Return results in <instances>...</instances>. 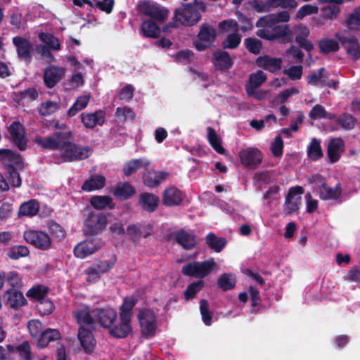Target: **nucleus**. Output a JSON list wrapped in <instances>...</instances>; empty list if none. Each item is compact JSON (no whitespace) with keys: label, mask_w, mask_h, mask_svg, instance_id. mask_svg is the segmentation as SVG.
<instances>
[{"label":"nucleus","mask_w":360,"mask_h":360,"mask_svg":"<svg viewBox=\"0 0 360 360\" xmlns=\"http://www.w3.org/2000/svg\"><path fill=\"white\" fill-rule=\"evenodd\" d=\"M53 128L56 131L50 136H36L35 143L46 150H59L63 162L82 160L90 156L92 149L89 146H82L72 141V131L66 124L56 121Z\"/></svg>","instance_id":"obj_1"},{"label":"nucleus","mask_w":360,"mask_h":360,"mask_svg":"<svg viewBox=\"0 0 360 360\" xmlns=\"http://www.w3.org/2000/svg\"><path fill=\"white\" fill-rule=\"evenodd\" d=\"M206 5L202 1L193 0L190 4H182L174 11V20L185 26H192L201 19V13L205 12Z\"/></svg>","instance_id":"obj_2"},{"label":"nucleus","mask_w":360,"mask_h":360,"mask_svg":"<svg viewBox=\"0 0 360 360\" xmlns=\"http://www.w3.org/2000/svg\"><path fill=\"white\" fill-rule=\"evenodd\" d=\"M309 183L316 186L322 200H337L341 196L342 191L340 184H338L335 188L330 187L327 185L326 179L319 174L311 176Z\"/></svg>","instance_id":"obj_3"},{"label":"nucleus","mask_w":360,"mask_h":360,"mask_svg":"<svg viewBox=\"0 0 360 360\" xmlns=\"http://www.w3.org/2000/svg\"><path fill=\"white\" fill-rule=\"evenodd\" d=\"M214 266V258H210L204 262H189L183 266L181 272L184 276L202 280L211 273Z\"/></svg>","instance_id":"obj_4"},{"label":"nucleus","mask_w":360,"mask_h":360,"mask_svg":"<svg viewBox=\"0 0 360 360\" xmlns=\"http://www.w3.org/2000/svg\"><path fill=\"white\" fill-rule=\"evenodd\" d=\"M107 224L108 219L105 214L91 212L84 221V234L86 236L98 235L105 229Z\"/></svg>","instance_id":"obj_5"},{"label":"nucleus","mask_w":360,"mask_h":360,"mask_svg":"<svg viewBox=\"0 0 360 360\" xmlns=\"http://www.w3.org/2000/svg\"><path fill=\"white\" fill-rule=\"evenodd\" d=\"M137 317L141 335L146 338L154 336L158 328L157 318L154 311L150 309L143 308L139 311Z\"/></svg>","instance_id":"obj_6"},{"label":"nucleus","mask_w":360,"mask_h":360,"mask_svg":"<svg viewBox=\"0 0 360 360\" xmlns=\"http://www.w3.org/2000/svg\"><path fill=\"white\" fill-rule=\"evenodd\" d=\"M139 12L160 23L164 22L168 18L169 11L167 8L150 1H143L139 6Z\"/></svg>","instance_id":"obj_7"},{"label":"nucleus","mask_w":360,"mask_h":360,"mask_svg":"<svg viewBox=\"0 0 360 360\" xmlns=\"http://www.w3.org/2000/svg\"><path fill=\"white\" fill-rule=\"evenodd\" d=\"M217 37L216 30L207 23H203L200 27L197 35L198 39L193 41L195 48L198 51H203L210 48Z\"/></svg>","instance_id":"obj_8"},{"label":"nucleus","mask_w":360,"mask_h":360,"mask_svg":"<svg viewBox=\"0 0 360 360\" xmlns=\"http://www.w3.org/2000/svg\"><path fill=\"white\" fill-rule=\"evenodd\" d=\"M25 241L41 250H48L51 247L49 234L41 231L27 230L23 234Z\"/></svg>","instance_id":"obj_9"},{"label":"nucleus","mask_w":360,"mask_h":360,"mask_svg":"<svg viewBox=\"0 0 360 360\" xmlns=\"http://www.w3.org/2000/svg\"><path fill=\"white\" fill-rule=\"evenodd\" d=\"M103 247V241L99 238H92L84 240L75 245L74 255L79 259H84L93 255Z\"/></svg>","instance_id":"obj_10"},{"label":"nucleus","mask_w":360,"mask_h":360,"mask_svg":"<svg viewBox=\"0 0 360 360\" xmlns=\"http://www.w3.org/2000/svg\"><path fill=\"white\" fill-rule=\"evenodd\" d=\"M292 30V39L302 49L307 52L313 51L314 46L312 42L308 39L310 34L309 28L303 23L295 25Z\"/></svg>","instance_id":"obj_11"},{"label":"nucleus","mask_w":360,"mask_h":360,"mask_svg":"<svg viewBox=\"0 0 360 360\" xmlns=\"http://www.w3.org/2000/svg\"><path fill=\"white\" fill-rule=\"evenodd\" d=\"M12 42L16 48L18 58L27 63H30L34 53V47L32 42L22 37L16 36L12 39Z\"/></svg>","instance_id":"obj_12"},{"label":"nucleus","mask_w":360,"mask_h":360,"mask_svg":"<svg viewBox=\"0 0 360 360\" xmlns=\"http://www.w3.org/2000/svg\"><path fill=\"white\" fill-rule=\"evenodd\" d=\"M241 164L247 168L256 169L262 162L263 155L262 152L256 148H247L239 152Z\"/></svg>","instance_id":"obj_13"},{"label":"nucleus","mask_w":360,"mask_h":360,"mask_svg":"<svg viewBox=\"0 0 360 360\" xmlns=\"http://www.w3.org/2000/svg\"><path fill=\"white\" fill-rule=\"evenodd\" d=\"M10 134L11 140L17 146V148L24 151L27 146V140L25 136V129L20 122H13L8 129Z\"/></svg>","instance_id":"obj_14"},{"label":"nucleus","mask_w":360,"mask_h":360,"mask_svg":"<svg viewBox=\"0 0 360 360\" xmlns=\"http://www.w3.org/2000/svg\"><path fill=\"white\" fill-rule=\"evenodd\" d=\"M335 37L345 47L347 54L353 60H357L360 58V44L356 37H347L342 33H336Z\"/></svg>","instance_id":"obj_15"},{"label":"nucleus","mask_w":360,"mask_h":360,"mask_svg":"<svg viewBox=\"0 0 360 360\" xmlns=\"http://www.w3.org/2000/svg\"><path fill=\"white\" fill-rule=\"evenodd\" d=\"M212 63L217 70L226 72L233 65V60L229 52L217 49L212 53Z\"/></svg>","instance_id":"obj_16"},{"label":"nucleus","mask_w":360,"mask_h":360,"mask_svg":"<svg viewBox=\"0 0 360 360\" xmlns=\"http://www.w3.org/2000/svg\"><path fill=\"white\" fill-rule=\"evenodd\" d=\"M65 69L63 67L50 65L44 69V82L49 89L53 88L65 76Z\"/></svg>","instance_id":"obj_17"},{"label":"nucleus","mask_w":360,"mask_h":360,"mask_svg":"<svg viewBox=\"0 0 360 360\" xmlns=\"http://www.w3.org/2000/svg\"><path fill=\"white\" fill-rule=\"evenodd\" d=\"M184 198L183 192L178 188L171 186L165 188L162 193V203L165 207L179 206Z\"/></svg>","instance_id":"obj_18"},{"label":"nucleus","mask_w":360,"mask_h":360,"mask_svg":"<svg viewBox=\"0 0 360 360\" xmlns=\"http://www.w3.org/2000/svg\"><path fill=\"white\" fill-rule=\"evenodd\" d=\"M92 329L84 326H79L78 329L77 337L80 345L84 352L88 354H91L94 351L96 347V340L93 335Z\"/></svg>","instance_id":"obj_19"},{"label":"nucleus","mask_w":360,"mask_h":360,"mask_svg":"<svg viewBox=\"0 0 360 360\" xmlns=\"http://www.w3.org/2000/svg\"><path fill=\"white\" fill-rule=\"evenodd\" d=\"M304 193L302 186H297L291 187L285 197V205L288 210V214H290L299 210V205L301 203V194Z\"/></svg>","instance_id":"obj_20"},{"label":"nucleus","mask_w":360,"mask_h":360,"mask_svg":"<svg viewBox=\"0 0 360 360\" xmlns=\"http://www.w3.org/2000/svg\"><path fill=\"white\" fill-rule=\"evenodd\" d=\"M99 324L106 328H110L117 319V312L112 308H96L92 311Z\"/></svg>","instance_id":"obj_21"},{"label":"nucleus","mask_w":360,"mask_h":360,"mask_svg":"<svg viewBox=\"0 0 360 360\" xmlns=\"http://www.w3.org/2000/svg\"><path fill=\"white\" fill-rule=\"evenodd\" d=\"M274 25L275 22L269 15L260 17L256 22V27L258 28L256 35L262 39L270 41Z\"/></svg>","instance_id":"obj_22"},{"label":"nucleus","mask_w":360,"mask_h":360,"mask_svg":"<svg viewBox=\"0 0 360 360\" xmlns=\"http://www.w3.org/2000/svg\"><path fill=\"white\" fill-rule=\"evenodd\" d=\"M106 113L103 110L94 112H83L81 114V121L87 129H94L96 125L103 126L105 121Z\"/></svg>","instance_id":"obj_23"},{"label":"nucleus","mask_w":360,"mask_h":360,"mask_svg":"<svg viewBox=\"0 0 360 360\" xmlns=\"http://www.w3.org/2000/svg\"><path fill=\"white\" fill-rule=\"evenodd\" d=\"M255 64L259 68H263L271 73H275L281 69L283 60L281 58L264 55L259 56L255 60Z\"/></svg>","instance_id":"obj_24"},{"label":"nucleus","mask_w":360,"mask_h":360,"mask_svg":"<svg viewBox=\"0 0 360 360\" xmlns=\"http://www.w3.org/2000/svg\"><path fill=\"white\" fill-rule=\"evenodd\" d=\"M168 175L169 174L167 172L147 170L143 174V182L146 186L154 188L165 181Z\"/></svg>","instance_id":"obj_25"},{"label":"nucleus","mask_w":360,"mask_h":360,"mask_svg":"<svg viewBox=\"0 0 360 360\" xmlns=\"http://www.w3.org/2000/svg\"><path fill=\"white\" fill-rule=\"evenodd\" d=\"M266 76L262 70H257L255 73L249 75L248 81L245 84V91L249 96H255L257 99L261 97L255 95V91L257 88L260 86L266 80Z\"/></svg>","instance_id":"obj_26"},{"label":"nucleus","mask_w":360,"mask_h":360,"mask_svg":"<svg viewBox=\"0 0 360 360\" xmlns=\"http://www.w3.org/2000/svg\"><path fill=\"white\" fill-rule=\"evenodd\" d=\"M281 40L282 43L292 42V30L288 24L278 25L275 23L270 41Z\"/></svg>","instance_id":"obj_27"},{"label":"nucleus","mask_w":360,"mask_h":360,"mask_svg":"<svg viewBox=\"0 0 360 360\" xmlns=\"http://www.w3.org/2000/svg\"><path fill=\"white\" fill-rule=\"evenodd\" d=\"M116 258L110 260H95L88 268L87 274L91 276L99 278L100 275L109 271L113 268Z\"/></svg>","instance_id":"obj_28"},{"label":"nucleus","mask_w":360,"mask_h":360,"mask_svg":"<svg viewBox=\"0 0 360 360\" xmlns=\"http://www.w3.org/2000/svg\"><path fill=\"white\" fill-rule=\"evenodd\" d=\"M160 202V199L158 195L148 192L141 193L139 195V205L143 210L148 212H155Z\"/></svg>","instance_id":"obj_29"},{"label":"nucleus","mask_w":360,"mask_h":360,"mask_svg":"<svg viewBox=\"0 0 360 360\" xmlns=\"http://www.w3.org/2000/svg\"><path fill=\"white\" fill-rule=\"evenodd\" d=\"M175 241L184 249L191 250L196 245L195 236L184 229H180L174 233Z\"/></svg>","instance_id":"obj_30"},{"label":"nucleus","mask_w":360,"mask_h":360,"mask_svg":"<svg viewBox=\"0 0 360 360\" xmlns=\"http://www.w3.org/2000/svg\"><path fill=\"white\" fill-rule=\"evenodd\" d=\"M0 160L3 162L4 166L6 165H11L20 169L23 168L22 155L9 149H0Z\"/></svg>","instance_id":"obj_31"},{"label":"nucleus","mask_w":360,"mask_h":360,"mask_svg":"<svg viewBox=\"0 0 360 360\" xmlns=\"http://www.w3.org/2000/svg\"><path fill=\"white\" fill-rule=\"evenodd\" d=\"M344 141L340 138H335L330 140L327 153L330 163L338 162L341 156V153L344 150Z\"/></svg>","instance_id":"obj_32"},{"label":"nucleus","mask_w":360,"mask_h":360,"mask_svg":"<svg viewBox=\"0 0 360 360\" xmlns=\"http://www.w3.org/2000/svg\"><path fill=\"white\" fill-rule=\"evenodd\" d=\"M6 294L7 295L6 304L12 309H17L27 303L23 293L17 289H8Z\"/></svg>","instance_id":"obj_33"},{"label":"nucleus","mask_w":360,"mask_h":360,"mask_svg":"<svg viewBox=\"0 0 360 360\" xmlns=\"http://www.w3.org/2000/svg\"><path fill=\"white\" fill-rule=\"evenodd\" d=\"M150 165V161L146 158H138L127 162L122 169L123 173L126 176H130L135 174L138 169L144 167L147 168Z\"/></svg>","instance_id":"obj_34"},{"label":"nucleus","mask_w":360,"mask_h":360,"mask_svg":"<svg viewBox=\"0 0 360 360\" xmlns=\"http://www.w3.org/2000/svg\"><path fill=\"white\" fill-rule=\"evenodd\" d=\"M120 320L121 322L119 324L111 326L109 330L110 335L115 338H124L132 331L130 324L131 319Z\"/></svg>","instance_id":"obj_35"},{"label":"nucleus","mask_w":360,"mask_h":360,"mask_svg":"<svg viewBox=\"0 0 360 360\" xmlns=\"http://www.w3.org/2000/svg\"><path fill=\"white\" fill-rule=\"evenodd\" d=\"M140 33L145 37L157 39L160 37L161 30L155 22L151 20H146L141 25Z\"/></svg>","instance_id":"obj_36"},{"label":"nucleus","mask_w":360,"mask_h":360,"mask_svg":"<svg viewBox=\"0 0 360 360\" xmlns=\"http://www.w3.org/2000/svg\"><path fill=\"white\" fill-rule=\"evenodd\" d=\"M60 339V333L56 329L47 328L39 335L37 341L39 348H45L49 342Z\"/></svg>","instance_id":"obj_37"},{"label":"nucleus","mask_w":360,"mask_h":360,"mask_svg":"<svg viewBox=\"0 0 360 360\" xmlns=\"http://www.w3.org/2000/svg\"><path fill=\"white\" fill-rule=\"evenodd\" d=\"M136 193L135 188L129 182L118 184L113 192V195L120 200H128Z\"/></svg>","instance_id":"obj_38"},{"label":"nucleus","mask_w":360,"mask_h":360,"mask_svg":"<svg viewBox=\"0 0 360 360\" xmlns=\"http://www.w3.org/2000/svg\"><path fill=\"white\" fill-rule=\"evenodd\" d=\"M205 243L207 246L215 252H220L227 244L225 238L217 237L214 233L210 232L205 236Z\"/></svg>","instance_id":"obj_39"},{"label":"nucleus","mask_w":360,"mask_h":360,"mask_svg":"<svg viewBox=\"0 0 360 360\" xmlns=\"http://www.w3.org/2000/svg\"><path fill=\"white\" fill-rule=\"evenodd\" d=\"M105 185V178L102 175H96L84 181L82 190L90 192L103 188Z\"/></svg>","instance_id":"obj_40"},{"label":"nucleus","mask_w":360,"mask_h":360,"mask_svg":"<svg viewBox=\"0 0 360 360\" xmlns=\"http://www.w3.org/2000/svg\"><path fill=\"white\" fill-rule=\"evenodd\" d=\"M90 203L93 207L99 210L115 207L112 198L108 195H94L90 199Z\"/></svg>","instance_id":"obj_41"},{"label":"nucleus","mask_w":360,"mask_h":360,"mask_svg":"<svg viewBox=\"0 0 360 360\" xmlns=\"http://www.w3.org/2000/svg\"><path fill=\"white\" fill-rule=\"evenodd\" d=\"M207 141L212 148L219 154L224 155L226 152L225 148L221 145V139L217 134L214 129L211 127H207Z\"/></svg>","instance_id":"obj_42"},{"label":"nucleus","mask_w":360,"mask_h":360,"mask_svg":"<svg viewBox=\"0 0 360 360\" xmlns=\"http://www.w3.org/2000/svg\"><path fill=\"white\" fill-rule=\"evenodd\" d=\"M137 302V298L134 296L127 297L124 299L123 303L120 309V319H124L125 321L131 319V311Z\"/></svg>","instance_id":"obj_43"},{"label":"nucleus","mask_w":360,"mask_h":360,"mask_svg":"<svg viewBox=\"0 0 360 360\" xmlns=\"http://www.w3.org/2000/svg\"><path fill=\"white\" fill-rule=\"evenodd\" d=\"M39 203L37 200H30L20 206L18 215L33 217L39 212Z\"/></svg>","instance_id":"obj_44"},{"label":"nucleus","mask_w":360,"mask_h":360,"mask_svg":"<svg viewBox=\"0 0 360 360\" xmlns=\"http://www.w3.org/2000/svg\"><path fill=\"white\" fill-rule=\"evenodd\" d=\"M323 155V153L321 147L320 141L316 138L312 139L307 147L308 158L313 161H317L321 159Z\"/></svg>","instance_id":"obj_45"},{"label":"nucleus","mask_w":360,"mask_h":360,"mask_svg":"<svg viewBox=\"0 0 360 360\" xmlns=\"http://www.w3.org/2000/svg\"><path fill=\"white\" fill-rule=\"evenodd\" d=\"M75 318L78 324L89 328H94V319L87 309H79L75 314Z\"/></svg>","instance_id":"obj_46"},{"label":"nucleus","mask_w":360,"mask_h":360,"mask_svg":"<svg viewBox=\"0 0 360 360\" xmlns=\"http://www.w3.org/2000/svg\"><path fill=\"white\" fill-rule=\"evenodd\" d=\"M309 117L311 120H314L320 119L333 120L335 117V115L334 114L328 112L323 105L320 104H316L310 110Z\"/></svg>","instance_id":"obj_47"},{"label":"nucleus","mask_w":360,"mask_h":360,"mask_svg":"<svg viewBox=\"0 0 360 360\" xmlns=\"http://www.w3.org/2000/svg\"><path fill=\"white\" fill-rule=\"evenodd\" d=\"M319 47L320 53L324 54L336 52L340 49L339 44L336 40L327 38L319 40Z\"/></svg>","instance_id":"obj_48"},{"label":"nucleus","mask_w":360,"mask_h":360,"mask_svg":"<svg viewBox=\"0 0 360 360\" xmlns=\"http://www.w3.org/2000/svg\"><path fill=\"white\" fill-rule=\"evenodd\" d=\"M49 288L42 285H38L31 288L26 292L27 297L36 300L37 302L47 297Z\"/></svg>","instance_id":"obj_49"},{"label":"nucleus","mask_w":360,"mask_h":360,"mask_svg":"<svg viewBox=\"0 0 360 360\" xmlns=\"http://www.w3.org/2000/svg\"><path fill=\"white\" fill-rule=\"evenodd\" d=\"M90 96H79L76 101L73 103V105L70 108L68 111V116L71 117L75 116L79 111L84 109L89 102Z\"/></svg>","instance_id":"obj_50"},{"label":"nucleus","mask_w":360,"mask_h":360,"mask_svg":"<svg viewBox=\"0 0 360 360\" xmlns=\"http://www.w3.org/2000/svg\"><path fill=\"white\" fill-rule=\"evenodd\" d=\"M203 280H198L190 283L184 292V299L186 301L193 299L198 292L204 287Z\"/></svg>","instance_id":"obj_51"},{"label":"nucleus","mask_w":360,"mask_h":360,"mask_svg":"<svg viewBox=\"0 0 360 360\" xmlns=\"http://www.w3.org/2000/svg\"><path fill=\"white\" fill-rule=\"evenodd\" d=\"M217 284L222 290H230L234 288L236 279L231 274L224 273L219 277Z\"/></svg>","instance_id":"obj_52"},{"label":"nucleus","mask_w":360,"mask_h":360,"mask_svg":"<svg viewBox=\"0 0 360 360\" xmlns=\"http://www.w3.org/2000/svg\"><path fill=\"white\" fill-rule=\"evenodd\" d=\"M5 169L6 172L8 174V180L11 185L13 187L18 188L22 184V180L20 176L18 169L19 168H15L14 165H6Z\"/></svg>","instance_id":"obj_53"},{"label":"nucleus","mask_w":360,"mask_h":360,"mask_svg":"<svg viewBox=\"0 0 360 360\" xmlns=\"http://www.w3.org/2000/svg\"><path fill=\"white\" fill-rule=\"evenodd\" d=\"M39 39L45 43L49 48L53 50H60V44L58 38L52 34L41 32L39 34Z\"/></svg>","instance_id":"obj_54"},{"label":"nucleus","mask_w":360,"mask_h":360,"mask_svg":"<svg viewBox=\"0 0 360 360\" xmlns=\"http://www.w3.org/2000/svg\"><path fill=\"white\" fill-rule=\"evenodd\" d=\"M241 39L242 37L238 32L231 33L222 41V47L224 49H235L240 45Z\"/></svg>","instance_id":"obj_55"},{"label":"nucleus","mask_w":360,"mask_h":360,"mask_svg":"<svg viewBox=\"0 0 360 360\" xmlns=\"http://www.w3.org/2000/svg\"><path fill=\"white\" fill-rule=\"evenodd\" d=\"M36 307L41 316H46L53 312L55 305L51 300L46 297L37 302Z\"/></svg>","instance_id":"obj_56"},{"label":"nucleus","mask_w":360,"mask_h":360,"mask_svg":"<svg viewBox=\"0 0 360 360\" xmlns=\"http://www.w3.org/2000/svg\"><path fill=\"white\" fill-rule=\"evenodd\" d=\"M30 253L29 249L25 245H15L11 247L8 252L7 256L11 259H18L20 257H27Z\"/></svg>","instance_id":"obj_57"},{"label":"nucleus","mask_w":360,"mask_h":360,"mask_svg":"<svg viewBox=\"0 0 360 360\" xmlns=\"http://www.w3.org/2000/svg\"><path fill=\"white\" fill-rule=\"evenodd\" d=\"M246 49L254 55H258L262 49V42L256 38L248 37L244 39Z\"/></svg>","instance_id":"obj_58"},{"label":"nucleus","mask_w":360,"mask_h":360,"mask_svg":"<svg viewBox=\"0 0 360 360\" xmlns=\"http://www.w3.org/2000/svg\"><path fill=\"white\" fill-rule=\"evenodd\" d=\"M47 225L50 233L53 237L58 239L59 240L63 239L65 237V231L64 228L58 223L53 220H50L48 221Z\"/></svg>","instance_id":"obj_59"},{"label":"nucleus","mask_w":360,"mask_h":360,"mask_svg":"<svg viewBox=\"0 0 360 360\" xmlns=\"http://www.w3.org/2000/svg\"><path fill=\"white\" fill-rule=\"evenodd\" d=\"M200 311L203 323L206 326H211L212 314L209 310V302L207 300L202 299L200 301Z\"/></svg>","instance_id":"obj_60"},{"label":"nucleus","mask_w":360,"mask_h":360,"mask_svg":"<svg viewBox=\"0 0 360 360\" xmlns=\"http://www.w3.org/2000/svg\"><path fill=\"white\" fill-rule=\"evenodd\" d=\"M319 11L316 6L311 4H305L301 6L295 14V20H302L307 15L316 14Z\"/></svg>","instance_id":"obj_61"},{"label":"nucleus","mask_w":360,"mask_h":360,"mask_svg":"<svg viewBox=\"0 0 360 360\" xmlns=\"http://www.w3.org/2000/svg\"><path fill=\"white\" fill-rule=\"evenodd\" d=\"M356 119L350 114L344 113L338 120V124L346 130L352 129L355 126Z\"/></svg>","instance_id":"obj_62"},{"label":"nucleus","mask_w":360,"mask_h":360,"mask_svg":"<svg viewBox=\"0 0 360 360\" xmlns=\"http://www.w3.org/2000/svg\"><path fill=\"white\" fill-rule=\"evenodd\" d=\"M236 14L238 20L241 24V26L239 27V30H241L243 32H246L253 29V24L252 22V19L250 18L243 14L240 11H237Z\"/></svg>","instance_id":"obj_63"},{"label":"nucleus","mask_w":360,"mask_h":360,"mask_svg":"<svg viewBox=\"0 0 360 360\" xmlns=\"http://www.w3.org/2000/svg\"><path fill=\"white\" fill-rule=\"evenodd\" d=\"M58 108L57 103L47 101L41 104L39 112L41 116H47L54 113Z\"/></svg>","instance_id":"obj_64"}]
</instances>
